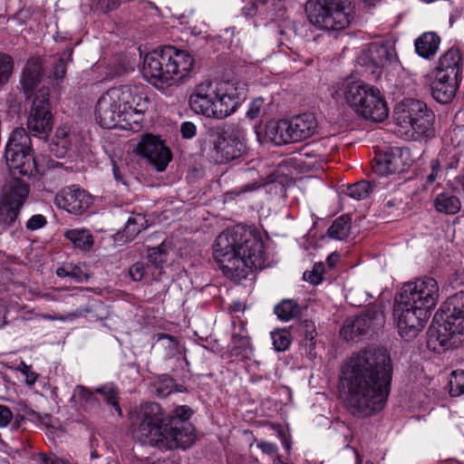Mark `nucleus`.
<instances>
[{
	"mask_svg": "<svg viewBox=\"0 0 464 464\" xmlns=\"http://www.w3.org/2000/svg\"><path fill=\"white\" fill-rule=\"evenodd\" d=\"M392 375V359L385 350L353 353L343 364L341 377L351 414L366 418L380 412L391 393Z\"/></svg>",
	"mask_w": 464,
	"mask_h": 464,
	"instance_id": "obj_1",
	"label": "nucleus"
},
{
	"mask_svg": "<svg viewBox=\"0 0 464 464\" xmlns=\"http://www.w3.org/2000/svg\"><path fill=\"white\" fill-rule=\"evenodd\" d=\"M214 259L224 276L235 282L265 266L261 235L254 228L237 226L224 230L215 241Z\"/></svg>",
	"mask_w": 464,
	"mask_h": 464,
	"instance_id": "obj_2",
	"label": "nucleus"
},
{
	"mask_svg": "<svg viewBox=\"0 0 464 464\" xmlns=\"http://www.w3.org/2000/svg\"><path fill=\"white\" fill-rule=\"evenodd\" d=\"M141 420L136 436L142 444L159 449L189 448L195 440L194 428L188 420L192 410L187 405L178 406L172 415H166L157 402H147L141 407Z\"/></svg>",
	"mask_w": 464,
	"mask_h": 464,
	"instance_id": "obj_3",
	"label": "nucleus"
},
{
	"mask_svg": "<svg viewBox=\"0 0 464 464\" xmlns=\"http://www.w3.org/2000/svg\"><path fill=\"white\" fill-rule=\"evenodd\" d=\"M193 65L194 59L188 52L164 46L145 55L142 75L156 88L164 89L186 77Z\"/></svg>",
	"mask_w": 464,
	"mask_h": 464,
	"instance_id": "obj_4",
	"label": "nucleus"
},
{
	"mask_svg": "<svg viewBox=\"0 0 464 464\" xmlns=\"http://www.w3.org/2000/svg\"><path fill=\"white\" fill-rule=\"evenodd\" d=\"M434 316L443 322L429 328L430 343L437 342L442 348L449 349L462 342L464 333V291L449 297Z\"/></svg>",
	"mask_w": 464,
	"mask_h": 464,
	"instance_id": "obj_5",
	"label": "nucleus"
},
{
	"mask_svg": "<svg viewBox=\"0 0 464 464\" xmlns=\"http://www.w3.org/2000/svg\"><path fill=\"white\" fill-rule=\"evenodd\" d=\"M337 93L366 120L382 122L388 117L387 104L376 88L361 82H348Z\"/></svg>",
	"mask_w": 464,
	"mask_h": 464,
	"instance_id": "obj_6",
	"label": "nucleus"
},
{
	"mask_svg": "<svg viewBox=\"0 0 464 464\" xmlns=\"http://www.w3.org/2000/svg\"><path fill=\"white\" fill-rule=\"evenodd\" d=\"M396 124L411 132L414 139L429 138L434 134L435 115L427 104L417 99L407 98L397 103L393 111Z\"/></svg>",
	"mask_w": 464,
	"mask_h": 464,
	"instance_id": "obj_7",
	"label": "nucleus"
},
{
	"mask_svg": "<svg viewBox=\"0 0 464 464\" xmlns=\"http://www.w3.org/2000/svg\"><path fill=\"white\" fill-rule=\"evenodd\" d=\"M353 0H308L306 13L310 24L324 31H340L352 20Z\"/></svg>",
	"mask_w": 464,
	"mask_h": 464,
	"instance_id": "obj_8",
	"label": "nucleus"
},
{
	"mask_svg": "<svg viewBox=\"0 0 464 464\" xmlns=\"http://www.w3.org/2000/svg\"><path fill=\"white\" fill-rule=\"evenodd\" d=\"M318 122L313 113H303L290 120L270 122L266 129L267 137L276 145L300 142L317 133Z\"/></svg>",
	"mask_w": 464,
	"mask_h": 464,
	"instance_id": "obj_9",
	"label": "nucleus"
},
{
	"mask_svg": "<svg viewBox=\"0 0 464 464\" xmlns=\"http://www.w3.org/2000/svg\"><path fill=\"white\" fill-rule=\"evenodd\" d=\"M30 137L24 128L12 131L5 146V158L10 169L27 176L35 169L34 159L31 153Z\"/></svg>",
	"mask_w": 464,
	"mask_h": 464,
	"instance_id": "obj_10",
	"label": "nucleus"
},
{
	"mask_svg": "<svg viewBox=\"0 0 464 464\" xmlns=\"http://www.w3.org/2000/svg\"><path fill=\"white\" fill-rule=\"evenodd\" d=\"M30 137L24 128L12 131L5 146V158L10 169L27 176L35 169L34 159L31 153Z\"/></svg>",
	"mask_w": 464,
	"mask_h": 464,
	"instance_id": "obj_11",
	"label": "nucleus"
},
{
	"mask_svg": "<svg viewBox=\"0 0 464 464\" xmlns=\"http://www.w3.org/2000/svg\"><path fill=\"white\" fill-rule=\"evenodd\" d=\"M430 316V313L408 299L400 297L395 302L393 317L397 324L399 334L406 340L416 337L423 329Z\"/></svg>",
	"mask_w": 464,
	"mask_h": 464,
	"instance_id": "obj_12",
	"label": "nucleus"
},
{
	"mask_svg": "<svg viewBox=\"0 0 464 464\" xmlns=\"http://www.w3.org/2000/svg\"><path fill=\"white\" fill-rule=\"evenodd\" d=\"M400 295L430 314L439 302L440 287L435 278L422 276L405 284Z\"/></svg>",
	"mask_w": 464,
	"mask_h": 464,
	"instance_id": "obj_13",
	"label": "nucleus"
},
{
	"mask_svg": "<svg viewBox=\"0 0 464 464\" xmlns=\"http://www.w3.org/2000/svg\"><path fill=\"white\" fill-rule=\"evenodd\" d=\"M49 88L43 87L37 91L27 118V129L31 135L45 139L53 125Z\"/></svg>",
	"mask_w": 464,
	"mask_h": 464,
	"instance_id": "obj_14",
	"label": "nucleus"
},
{
	"mask_svg": "<svg viewBox=\"0 0 464 464\" xmlns=\"http://www.w3.org/2000/svg\"><path fill=\"white\" fill-rule=\"evenodd\" d=\"M384 324L383 314L375 307L367 308L360 314L347 318L340 330V335L346 341H356Z\"/></svg>",
	"mask_w": 464,
	"mask_h": 464,
	"instance_id": "obj_15",
	"label": "nucleus"
},
{
	"mask_svg": "<svg viewBox=\"0 0 464 464\" xmlns=\"http://www.w3.org/2000/svg\"><path fill=\"white\" fill-rule=\"evenodd\" d=\"M411 162L408 149L394 147L375 156L372 169L379 176H388L405 171Z\"/></svg>",
	"mask_w": 464,
	"mask_h": 464,
	"instance_id": "obj_16",
	"label": "nucleus"
},
{
	"mask_svg": "<svg viewBox=\"0 0 464 464\" xmlns=\"http://www.w3.org/2000/svg\"><path fill=\"white\" fill-rule=\"evenodd\" d=\"M227 131L217 132L212 137L213 158L218 163L225 164L239 159L246 153V144L239 135L227 137Z\"/></svg>",
	"mask_w": 464,
	"mask_h": 464,
	"instance_id": "obj_17",
	"label": "nucleus"
},
{
	"mask_svg": "<svg viewBox=\"0 0 464 464\" xmlns=\"http://www.w3.org/2000/svg\"><path fill=\"white\" fill-rule=\"evenodd\" d=\"M137 153L147 159L158 171L165 170L172 159L170 150L158 137L145 134L137 145Z\"/></svg>",
	"mask_w": 464,
	"mask_h": 464,
	"instance_id": "obj_18",
	"label": "nucleus"
},
{
	"mask_svg": "<svg viewBox=\"0 0 464 464\" xmlns=\"http://www.w3.org/2000/svg\"><path fill=\"white\" fill-rule=\"evenodd\" d=\"M92 197L85 190L76 187H66L54 197L57 208L74 215H81L92 205Z\"/></svg>",
	"mask_w": 464,
	"mask_h": 464,
	"instance_id": "obj_19",
	"label": "nucleus"
},
{
	"mask_svg": "<svg viewBox=\"0 0 464 464\" xmlns=\"http://www.w3.org/2000/svg\"><path fill=\"white\" fill-rule=\"evenodd\" d=\"M217 96L218 87L211 81H205L195 87L189 97V106L196 113L212 118Z\"/></svg>",
	"mask_w": 464,
	"mask_h": 464,
	"instance_id": "obj_20",
	"label": "nucleus"
},
{
	"mask_svg": "<svg viewBox=\"0 0 464 464\" xmlns=\"http://www.w3.org/2000/svg\"><path fill=\"white\" fill-rule=\"evenodd\" d=\"M95 116L99 124L105 129L115 127L121 117L129 120L109 90L99 98L95 106Z\"/></svg>",
	"mask_w": 464,
	"mask_h": 464,
	"instance_id": "obj_21",
	"label": "nucleus"
},
{
	"mask_svg": "<svg viewBox=\"0 0 464 464\" xmlns=\"http://www.w3.org/2000/svg\"><path fill=\"white\" fill-rule=\"evenodd\" d=\"M464 59L458 47L452 46L443 52L437 63L435 72L437 74L448 75L453 79H463Z\"/></svg>",
	"mask_w": 464,
	"mask_h": 464,
	"instance_id": "obj_22",
	"label": "nucleus"
},
{
	"mask_svg": "<svg viewBox=\"0 0 464 464\" xmlns=\"http://www.w3.org/2000/svg\"><path fill=\"white\" fill-rule=\"evenodd\" d=\"M109 92L126 115L130 113V111H140L143 109V104L147 102V98L139 93L137 88H132L130 85L112 87L109 89Z\"/></svg>",
	"mask_w": 464,
	"mask_h": 464,
	"instance_id": "obj_23",
	"label": "nucleus"
},
{
	"mask_svg": "<svg viewBox=\"0 0 464 464\" xmlns=\"http://www.w3.org/2000/svg\"><path fill=\"white\" fill-rule=\"evenodd\" d=\"M461 82L462 80L436 73L430 83L431 96L439 103H450L455 98Z\"/></svg>",
	"mask_w": 464,
	"mask_h": 464,
	"instance_id": "obj_24",
	"label": "nucleus"
},
{
	"mask_svg": "<svg viewBox=\"0 0 464 464\" xmlns=\"http://www.w3.org/2000/svg\"><path fill=\"white\" fill-rule=\"evenodd\" d=\"M244 99V89L239 92H237V89L227 90L223 92L218 88V96L214 104L212 118L224 119L231 115L237 111Z\"/></svg>",
	"mask_w": 464,
	"mask_h": 464,
	"instance_id": "obj_25",
	"label": "nucleus"
},
{
	"mask_svg": "<svg viewBox=\"0 0 464 464\" xmlns=\"http://www.w3.org/2000/svg\"><path fill=\"white\" fill-rule=\"evenodd\" d=\"M366 57L374 67H383L396 59L394 43L385 41L369 45Z\"/></svg>",
	"mask_w": 464,
	"mask_h": 464,
	"instance_id": "obj_26",
	"label": "nucleus"
},
{
	"mask_svg": "<svg viewBox=\"0 0 464 464\" xmlns=\"http://www.w3.org/2000/svg\"><path fill=\"white\" fill-rule=\"evenodd\" d=\"M43 77V63L40 58H30L22 72L21 86L24 94L29 97L39 84Z\"/></svg>",
	"mask_w": 464,
	"mask_h": 464,
	"instance_id": "obj_27",
	"label": "nucleus"
},
{
	"mask_svg": "<svg viewBox=\"0 0 464 464\" xmlns=\"http://www.w3.org/2000/svg\"><path fill=\"white\" fill-rule=\"evenodd\" d=\"M441 38L436 32H425L415 39V52L420 57L430 60L438 53Z\"/></svg>",
	"mask_w": 464,
	"mask_h": 464,
	"instance_id": "obj_28",
	"label": "nucleus"
},
{
	"mask_svg": "<svg viewBox=\"0 0 464 464\" xmlns=\"http://www.w3.org/2000/svg\"><path fill=\"white\" fill-rule=\"evenodd\" d=\"M237 327L238 332H234L232 334L229 354L236 357H248L252 353V345L246 328V323L240 321Z\"/></svg>",
	"mask_w": 464,
	"mask_h": 464,
	"instance_id": "obj_29",
	"label": "nucleus"
},
{
	"mask_svg": "<svg viewBox=\"0 0 464 464\" xmlns=\"http://www.w3.org/2000/svg\"><path fill=\"white\" fill-rule=\"evenodd\" d=\"M28 194V184L23 179L13 178L4 188L3 200L22 208Z\"/></svg>",
	"mask_w": 464,
	"mask_h": 464,
	"instance_id": "obj_30",
	"label": "nucleus"
},
{
	"mask_svg": "<svg viewBox=\"0 0 464 464\" xmlns=\"http://www.w3.org/2000/svg\"><path fill=\"white\" fill-rule=\"evenodd\" d=\"M435 210L443 215H455L461 209V202L459 197L450 191H443L437 194L433 199Z\"/></svg>",
	"mask_w": 464,
	"mask_h": 464,
	"instance_id": "obj_31",
	"label": "nucleus"
},
{
	"mask_svg": "<svg viewBox=\"0 0 464 464\" xmlns=\"http://www.w3.org/2000/svg\"><path fill=\"white\" fill-rule=\"evenodd\" d=\"M65 237L69 239L75 247L88 251L93 245L92 234L87 229H72L65 233Z\"/></svg>",
	"mask_w": 464,
	"mask_h": 464,
	"instance_id": "obj_32",
	"label": "nucleus"
},
{
	"mask_svg": "<svg viewBox=\"0 0 464 464\" xmlns=\"http://www.w3.org/2000/svg\"><path fill=\"white\" fill-rule=\"evenodd\" d=\"M95 392L100 394L103 401L113 407L119 416H122V411L119 403V389L113 383L104 384L95 390Z\"/></svg>",
	"mask_w": 464,
	"mask_h": 464,
	"instance_id": "obj_33",
	"label": "nucleus"
},
{
	"mask_svg": "<svg viewBox=\"0 0 464 464\" xmlns=\"http://www.w3.org/2000/svg\"><path fill=\"white\" fill-rule=\"evenodd\" d=\"M459 151L456 148H444L440 150L437 160V165H440L445 171L454 169L459 162Z\"/></svg>",
	"mask_w": 464,
	"mask_h": 464,
	"instance_id": "obj_34",
	"label": "nucleus"
},
{
	"mask_svg": "<svg viewBox=\"0 0 464 464\" xmlns=\"http://www.w3.org/2000/svg\"><path fill=\"white\" fill-rule=\"evenodd\" d=\"M275 314L281 321L288 322L300 315L301 309L295 301L285 299L275 306Z\"/></svg>",
	"mask_w": 464,
	"mask_h": 464,
	"instance_id": "obj_35",
	"label": "nucleus"
},
{
	"mask_svg": "<svg viewBox=\"0 0 464 464\" xmlns=\"http://www.w3.org/2000/svg\"><path fill=\"white\" fill-rule=\"evenodd\" d=\"M350 223L351 219L347 216L337 218L328 228V236L337 240L345 239L350 234Z\"/></svg>",
	"mask_w": 464,
	"mask_h": 464,
	"instance_id": "obj_36",
	"label": "nucleus"
},
{
	"mask_svg": "<svg viewBox=\"0 0 464 464\" xmlns=\"http://www.w3.org/2000/svg\"><path fill=\"white\" fill-rule=\"evenodd\" d=\"M372 188L373 186L369 181L361 180L347 186L343 192L353 199L362 200L369 196Z\"/></svg>",
	"mask_w": 464,
	"mask_h": 464,
	"instance_id": "obj_37",
	"label": "nucleus"
},
{
	"mask_svg": "<svg viewBox=\"0 0 464 464\" xmlns=\"http://www.w3.org/2000/svg\"><path fill=\"white\" fill-rule=\"evenodd\" d=\"M20 209L21 207L2 200L0 203V224L12 226L17 219Z\"/></svg>",
	"mask_w": 464,
	"mask_h": 464,
	"instance_id": "obj_38",
	"label": "nucleus"
},
{
	"mask_svg": "<svg viewBox=\"0 0 464 464\" xmlns=\"http://www.w3.org/2000/svg\"><path fill=\"white\" fill-rule=\"evenodd\" d=\"M148 263L150 266V270L155 271L158 277L161 273V267L166 261V252L161 246H156L148 250Z\"/></svg>",
	"mask_w": 464,
	"mask_h": 464,
	"instance_id": "obj_39",
	"label": "nucleus"
},
{
	"mask_svg": "<svg viewBox=\"0 0 464 464\" xmlns=\"http://www.w3.org/2000/svg\"><path fill=\"white\" fill-rule=\"evenodd\" d=\"M153 386L156 394L160 397H166L169 395L175 389L181 392L180 389H178L175 380L168 375L160 376L154 382Z\"/></svg>",
	"mask_w": 464,
	"mask_h": 464,
	"instance_id": "obj_40",
	"label": "nucleus"
},
{
	"mask_svg": "<svg viewBox=\"0 0 464 464\" xmlns=\"http://www.w3.org/2000/svg\"><path fill=\"white\" fill-rule=\"evenodd\" d=\"M146 219L142 215H135L127 220L124 233L127 239H133L139 233L146 227Z\"/></svg>",
	"mask_w": 464,
	"mask_h": 464,
	"instance_id": "obj_41",
	"label": "nucleus"
},
{
	"mask_svg": "<svg viewBox=\"0 0 464 464\" xmlns=\"http://www.w3.org/2000/svg\"><path fill=\"white\" fill-rule=\"evenodd\" d=\"M154 339L157 343L161 342L162 345L166 349V356L171 358L179 353V341L176 337L159 333L154 335Z\"/></svg>",
	"mask_w": 464,
	"mask_h": 464,
	"instance_id": "obj_42",
	"label": "nucleus"
},
{
	"mask_svg": "<svg viewBox=\"0 0 464 464\" xmlns=\"http://www.w3.org/2000/svg\"><path fill=\"white\" fill-rule=\"evenodd\" d=\"M129 274L132 280L137 282L141 281L142 279L150 276L151 278L157 277L155 271L150 270V266L140 261L136 262L130 267Z\"/></svg>",
	"mask_w": 464,
	"mask_h": 464,
	"instance_id": "obj_43",
	"label": "nucleus"
},
{
	"mask_svg": "<svg viewBox=\"0 0 464 464\" xmlns=\"http://www.w3.org/2000/svg\"><path fill=\"white\" fill-rule=\"evenodd\" d=\"M271 338L274 348L277 352H285L291 343V334L286 329L272 332Z\"/></svg>",
	"mask_w": 464,
	"mask_h": 464,
	"instance_id": "obj_44",
	"label": "nucleus"
},
{
	"mask_svg": "<svg viewBox=\"0 0 464 464\" xmlns=\"http://www.w3.org/2000/svg\"><path fill=\"white\" fill-rule=\"evenodd\" d=\"M449 387L450 396H460L464 394V371L456 370L451 372Z\"/></svg>",
	"mask_w": 464,
	"mask_h": 464,
	"instance_id": "obj_45",
	"label": "nucleus"
},
{
	"mask_svg": "<svg viewBox=\"0 0 464 464\" xmlns=\"http://www.w3.org/2000/svg\"><path fill=\"white\" fill-rule=\"evenodd\" d=\"M14 70V60L11 55L0 53V86L6 83Z\"/></svg>",
	"mask_w": 464,
	"mask_h": 464,
	"instance_id": "obj_46",
	"label": "nucleus"
},
{
	"mask_svg": "<svg viewBox=\"0 0 464 464\" xmlns=\"http://www.w3.org/2000/svg\"><path fill=\"white\" fill-rule=\"evenodd\" d=\"M325 266L323 262H317L314 265L312 270L305 271L303 275L304 280L311 283L312 285H319L324 280V274Z\"/></svg>",
	"mask_w": 464,
	"mask_h": 464,
	"instance_id": "obj_47",
	"label": "nucleus"
},
{
	"mask_svg": "<svg viewBox=\"0 0 464 464\" xmlns=\"http://www.w3.org/2000/svg\"><path fill=\"white\" fill-rule=\"evenodd\" d=\"M70 59V54H63L62 57L57 59L55 63L53 64V69L52 72V76L54 80H62L65 76L66 73V64L67 61Z\"/></svg>",
	"mask_w": 464,
	"mask_h": 464,
	"instance_id": "obj_48",
	"label": "nucleus"
},
{
	"mask_svg": "<svg viewBox=\"0 0 464 464\" xmlns=\"http://www.w3.org/2000/svg\"><path fill=\"white\" fill-rule=\"evenodd\" d=\"M76 399H78L82 403L92 402L95 401L93 392L81 385L77 386L73 390L71 401H75Z\"/></svg>",
	"mask_w": 464,
	"mask_h": 464,
	"instance_id": "obj_49",
	"label": "nucleus"
},
{
	"mask_svg": "<svg viewBox=\"0 0 464 464\" xmlns=\"http://www.w3.org/2000/svg\"><path fill=\"white\" fill-rule=\"evenodd\" d=\"M47 224V219L44 215H33L26 222V228L30 231H34L43 228Z\"/></svg>",
	"mask_w": 464,
	"mask_h": 464,
	"instance_id": "obj_50",
	"label": "nucleus"
},
{
	"mask_svg": "<svg viewBox=\"0 0 464 464\" xmlns=\"http://www.w3.org/2000/svg\"><path fill=\"white\" fill-rule=\"evenodd\" d=\"M70 277L72 278L76 283H82L87 281L90 278V275L84 272L80 266L70 265Z\"/></svg>",
	"mask_w": 464,
	"mask_h": 464,
	"instance_id": "obj_51",
	"label": "nucleus"
},
{
	"mask_svg": "<svg viewBox=\"0 0 464 464\" xmlns=\"http://www.w3.org/2000/svg\"><path fill=\"white\" fill-rule=\"evenodd\" d=\"M263 106H264V100L262 98L255 99L249 104V107L246 111V116L251 120L257 118L261 113Z\"/></svg>",
	"mask_w": 464,
	"mask_h": 464,
	"instance_id": "obj_52",
	"label": "nucleus"
},
{
	"mask_svg": "<svg viewBox=\"0 0 464 464\" xmlns=\"http://www.w3.org/2000/svg\"><path fill=\"white\" fill-rule=\"evenodd\" d=\"M69 130L66 127L58 128L55 133L56 144L61 146L63 149L68 148V138Z\"/></svg>",
	"mask_w": 464,
	"mask_h": 464,
	"instance_id": "obj_53",
	"label": "nucleus"
},
{
	"mask_svg": "<svg viewBox=\"0 0 464 464\" xmlns=\"http://www.w3.org/2000/svg\"><path fill=\"white\" fill-rule=\"evenodd\" d=\"M13 419V412L5 405H0V428H6Z\"/></svg>",
	"mask_w": 464,
	"mask_h": 464,
	"instance_id": "obj_54",
	"label": "nucleus"
},
{
	"mask_svg": "<svg viewBox=\"0 0 464 464\" xmlns=\"http://www.w3.org/2000/svg\"><path fill=\"white\" fill-rule=\"evenodd\" d=\"M180 132L184 139H192L196 136L197 127L191 121H185L180 126Z\"/></svg>",
	"mask_w": 464,
	"mask_h": 464,
	"instance_id": "obj_55",
	"label": "nucleus"
},
{
	"mask_svg": "<svg viewBox=\"0 0 464 464\" xmlns=\"http://www.w3.org/2000/svg\"><path fill=\"white\" fill-rule=\"evenodd\" d=\"M82 315V312L81 311H74L72 313H68L66 314H61V315H44V317L45 319H48V320H51V321H72V320H74L75 318L79 317Z\"/></svg>",
	"mask_w": 464,
	"mask_h": 464,
	"instance_id": "obj_56",
	"label": "nucleus"
},
{
	"mask_svg": "<svg viewBox=\"0 0 464 464\" xmlns=\"http://www.w3.org/2000/svg\"><path fill=\"white\" fill-rule=\"evenodd\" d=\"M22 373L25 376L26 384L30 386L34 385L38 379V374L32 370L31 366L24 364Z\"/></svg>",
	"mask_w": 464,
	"mask_h": 464,
	"instance_id": "obj_57",
	"label": "nucleus"
},
{
	"mask_svg": "<svg viewBox=\"0 0 464 464\" xmlns=\"http://www.w3.org/2000/svg\"><path fill=\"white\" fill-rule=\"evenodd\" d=\"M257 448L260 449L263 453L268 455L276 454L278 450V448L275 443L263 440L257 443Z\"/></svg>",
	"mask_w": 464,
	"mask_h": 464,
	"instance_id": "obj_58",
	"label": "nucleus"
},
{
	"mask_svg": "<svg viewBox=\"0 0 464 464\" xmlns=\"http://www.w3.org/2000/svg\"><path fill=\"white\" fill-rule=\"evenodd\" d=\"M303 328L304 331L305 338L313 341L316 335L315 326L313 322L305 320L303 323Z\"/></svg>",
	"mask_w": 464,
	"mask_h": 464,
	"instance_id": "obj_59",
	"label": "nucleus"
},
{
	"mask_svg": "<svg viewBox=\"0 0 464 464\" xmlns=\"http://www.w3.org/2000/svg\"><path fill=\"white\" fill-rule=\"evenodd\" d=\"M100 3L105 13L117 9L121 5L120 0H100Z\"/></svg>",
	"mask_w": 464,
	"mask_h": 464,
	"instance_id": "obj_60",
	"label": "nucleus"
},
{
	"mask_svg": "<svg viewBox=\"0 0 464 464\" xmlns=\"http://www.w3.org/2000/svg\"><path fill=\"white\" fill-rule=\"evenodd\" d=\"M233 464H260L258 459L253 457L237 456L235 457Z\"/></svg>",
	"mask_w": 464,
	"mask_h": 464,
	"instance_id": "obj_61",
	"label": "nucleus"
},
{
	"mask_svg": "<svg viewBox=\"0 0 464 464\" xmlns=\"http://www.w3.org/2000/svg\"><path fill=\"white\" fill-rule=\"evenodd\" d=\"M278 436L282 441L283 447L289 453L291 450V447H292V441L290 440V437L284 430H279Z\"/></svg>",
	"mask_w": 464,
	"mask_h": 464,
	"instance_id": "obj_62",
	"label": "nucleus"
},
{
	"mask_svg": "<svg viewBox=\"0 0 464 464\" xmlns=\"http://www.w3.org/2000/svg\"><path fill=\"white\" fill-rule=\"evenodd\" d=\"M40 462L41 464H60L58 459L54 456H47L44 454L40 455Z\"/></svg>",
	"mask_w": 464,
	"mask_h": 464,
	"instance_id": "obj_63",
	"label": "nucleus"
},
{
	"mask_svg": "<svg viewBox=\"0 0 464 464\" xmlns=\"http://www.w3.org/2000/svg\"><path fill=\"white\" fill-rule=\"evenodd\" d=\"M381 0H358L359 2V5L363 8V9H366V10H369V9H372L373 7L376 6V5L380 2Z\"/></svg>",
	"mask_w": 464,
	"mask_h": 464,
	"instance_id": "obj_64",
	"label": "nucleus"
}]
</instances>
